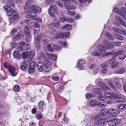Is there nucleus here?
I'll list each match as a JSON object with an SVG mask.
<instances>
[{"instance_id": "1", "label": "nucleus", "mask_w": 126, "mask_h": 126, "mask_svg": "<svg viewBox=\"0 0 126 126\" xmlns=\"http://www.w3.org/2000/svg\"><path fill=\"white\" fill-rule=\"evenodd\" d=\"M28 8H25L26 9L25 12L27 15L26 16V17L29 18L30 17H35L37 16V13L33 10L31 8H30V6Z\"/></svg>"}, {"instance_id": "2", "label": "nucleus", "mask_w": 126, "mask_h": 126, "mask_svg": "<svg viewBox=\"0 0 126 126\" xmlns=\"http://www.w3.org/2000/svg\"><path fill=\"white\" fill-rule=\"evenodd\" d=\"M114 48V46L112 45L102 44L98 46L97 47V49L101 50L103 52V54L105 53V49H111Z\"/></svg>"}, {"instance_id": "3", "label": "nucleus", "mask_w": 126, "mask_h": 126, "mask_svg": "<svg viewBox=\"0 0 126 126\" xmlns=\"http://www.w3.org/2000/svg\"><path fill=\"white\" fill-rule=\"evenodd\" d=\"M107 121V119L106 118L95 119L94 121V125L96 126H103Z\"/></svg>"}, {"instance_id": "4", "label": "nucleus", "mask_w": 126, "mask_h": 126, "mask_svg": "<svg viewBox=\"0 0 126 126\" xmlns=\"http://www.w3.org/2000/svg\"><path fill=\"white\" fill-rule=\"evenodd\" d=\"M52 33L55 35V38L57 39L63 38V33L58 31L57 30L53 31Z\"/></svg>"}, {"instance_id": "5", "label": "nucleus", "mask_w": 126, "mask_h": 126, "mask_svg": "<svg viewBox=\"0 0 126 126\" xmlns=\"http://www.w3.org/2000/svg\"><path fill=\"white\" fill-rule=\"evenodd\" d=\"M36 63L33 61L29 63L28 68V71L29 73H32L35 71V68L36 67Z\"/></svg>"}, {"instance_id": "6", "label": "nucleus", "mask_w": 126, "mask_h": 126, "mask_svg": "<svg viewBox=\"0 0 126 126\" xmlns=\"http://www.w3.org/2000/svg\"><path fill=\"white\" fill-rule=\"evenodd\" d=\"M99 85L102 86L103 88L102 90L104 92L106 91L107 89H108L109 87H108L102 81H100L98 79H97L95 81Z\"/></svg>"}, {"instance_id": "7", "label": "nucleus", "mask_w": 126, "mask_h": 126, "mask_svg": "<svg viewBox=\"0 0 126 126\" xmlns=\"http://www.w3.org/2000/svg\"><path fill=\"white\" fill-rule=\"evenodd\" d=\"M52 12L55 14L58 15L59 14V12L57 9V7L55 5H51L49 8L48 12Z\"/></svg>"}, {"instance_id": "8", "label": "nucleus", "mask_w": 126, "mask_h": 126, "mask_svg": "<svg viewBox=\"0 0 126 126\" xmlns=\"http://www.w3.org/2000/svg\"><path fill=\"white\" fill-rule=\"evenodd\" d=\"M106 112L108 114H112L115 115L118 114L119 113V111L116 109H110L107 110V111H106Z\"/></svg>"}, {"instance_id": "9", "label": "nucleus", "mask_w": 126, "mask_h": 126, "mask_svg": "<svg viewBox=\"0 0 126 126\" xmlns=\"http://www.w3.org/2000/svg\"><path fill=\"white\" fill-rule=\"evenodd\" d=\"M6 6H4L5 10L7 12V15L8 16L12 15L14 13H16V11H15L11 8H6Z\"/></svg>"}, {"instance_id": "10", "label": "nucleus", "mask_w": 126, "mask_h": 126, "mask_svg": "<svg viewBox=\"0 0 126 126\" xmlns=\"http://www.w3.org/2000/svg\"><path fill=\"white\" fill-rule=\"evenodd\" d=\"M69 1H65L64 3V5L65 8L67 10H72L75 9L76 8V7L75 6H72L70 5L69 2Z\"/></svg>"}, {"instance_id": "11", "label": "nucleus", "mask_w": 126, "mask_h": 126, "mask_svg": "<svg viewBox=\"0 0 126 126\" xmlns=\"http://www.w3.org/2000/svg\"><path fill=\"white\" fill-rule=\"evenodd\" d=\"M110 119L108 123L109 126H114L116 125L115 122L116 121L115 120L113 116H110Z\"/></svg>"}, {"instance_id": "12", "label": "nucleus", "mask_w": 126, "mask_h": 126, "mask_svg": "<svg viewBox=\"0 0 126 126\" xmlns=\"http://www.w3.org/2000/svg\"><path fill=\"white\" fill-rule=\"evenodd\" d=\"M24 28L23 30L24 31V33L25 35L28 38H30L31 37L30 30L29 28L26 26Z\"/></svg>"}, {"instance_id": "13", "label": "nucleus", "mask_w": 126, "mask_h": 126, "mask_svg": "<svg viewBox=\"0 0 126 126\" xmlns=\"http://www.w3.org/2000/svg\"><path fill=\"white\" fill-rule=\"evenodd\" d=\"M50 63L48 60H46L44 62V64L43 65L45 66V68L47 69V70H45V71L47 72H48L50 71L51 70V68H50Z\"/></svg>"}, {"instance_id": "14", "label": "nucleus", "mask_w": 126, "mask_h": 126, "mask_svg": "<svg viewBox=\"0 0 126 126\" xmlns=\"http://www.w3.org/2000/svg\"><path fill=\"white\" fill-rule=\"evenodd\" d=\"M30 8H31L36 13H40L41 12V9L40 7H37L33 5H31L30 6Z\"/></svg>"}, {"instance_id": "15", "label": "nucleus", "mask_w": 126, "mask_h": 126, "mask_svg": "<svg viewBox=\"0 0 126 126\" xmlns=\"http://www.w3.org/2000/svg\"><path fill=\"white\" fill-rule=\"evenodd\" d=\"M110 99H114L115 100L119 98V94L116 93H111L110 95Z\"/></svg>"}, {"instance_id": "16", "label": "nucleus", "mask_w": 126, "mask_h": 126, "mask_svg": "<svg viewBox=\"0 0 126 126\" xmlns=\"http://www.w3.org/2000/svg\"><path fill=\"white\" fill-rule=\"evenodd\" d=\"M20 17L19 15L18 14H14L9 19L10 23L12 22L15 21V20L18 19Z\"/></svg>"}, {"instance_id": "17", "label": "nucleus", "mask_w": 126, "mask_h": 126, "mask_svg": "<svg viewBox=\"0 0 126 126\" xmlns=\"http://www.w3.org/2000/svg\"><path fill=\"white\" fill-rule=\"evenodd\" d=\"M28 62H22L20 67L21 69L23 71H25L27 68Z\"/></svg>"}, {"instance_id": "18", "label": "nucleus", "mask_w": 126, "mask_h": 126, "mask_svg": "<svg viewBox=\"0 0 126 126\" xmlns=\"http://www.w3.org/2000/svg\"><path fill=\"white\" fill-rule=\"evenodd\" d=\"M23 33L21 31L19 32L13 38L14 41H16L17 40H18L20 39L21 36H22Z\"/></svg>"}, {"instance_id": "19", "label": "nucleus", "mask_w": 126, "mask_h": 126, "mask_svg": "<svg viewBox=\"0 0 126 126\" xmlns=\"http://www.w3.org/2000/svg\"><path fill=\"white\" fill-rule=\"evenodd\" d=\"M78 63H77L78 68L79 70L81 69V68L83 67V65L85 63L84 60H79Z\"/></svg>"}, {"instance_id": "20", "label": "nucleus", "mask_w": 126, "mask_h": 126, "mask_svg": "<svg viewBox=\"0 0 126 126\" xmlns=\"http://www.w3.org/2000/svg\"><path fill=\"white\" fill-rule=\"evenodd\" d=\"M28 18L29 19L25 20V22L26 23L27 25L28 26H29L30 25L29 23L31 24H32L33 23L35 20V19L34 17H30V18Z\"/></svg>"}, {"instance_id": "21", "label": "nucleus", "mask_w": 126, "mask_h": 126, "mask_svg": "<svg viewBox=\"0 0 126 126\" xmlns=\"http://www.w3.org/2000/svg\"><path fill=\"white\" fill-rule=\"evenodd\" d=\"M117 109L120 110H124L126 109V104L123 103L119 104L116 107Z\"/></svg>"}, {"instance_id": "22", "label": "nucleus", "mask_w": 126, "mask_h": 126, "mask_svg": "<svg viewBox=\"0 0 126 126\" xmlns=\"http://www.w3.org/2000/svg\"><path fill=\"white\" fill-rule=\"evenodd\" d=\"M37 59L39 60H41L42 59L45 57V55L42 52L40 51H38L37 54Z\"/></svg>"}, {"instance_id": "23", "label": "nucleus", "mask_w": 126, "mask_h": 126, "mask_svg": "<svg viewBox=\"0 0 126 126\" xmlns=\"http://www.w3.org/2000/svg\"><path fill=\"white\" fill-rule=\"evenodd\" d=\"M8 70L13 76H15L16 75V73H15L16 69L14 67L12 66H10Z\"/></svg>"}, {"instance_id": "24", "label": "nucleus", "mask_w": 126, "mask_h": 126, "mask_svg": "<svg viewBox=\"0 0 126 126\" xmlns=\"http://www.w3.org/2000/svg\"><path fill=\"white\" fill-rule=\"evenodd\" d=\"M97 51H94L92 53V55L94 56H98L103 54V52L101 50L97 49Z\"/></svg>"}, {"instance_id": "25", "label": "nucleus", "mask_w": 126, "mask_h": 126, "mask_svg": "<svg viewBox=\"0 0 126 126\" xmlns=\"http://www.w3.org/2000/svg\"><path fill=\"white\" fill-rule=\"evenodd\" d=\"M121 14H120L121 16L123 18L125 16H126V9L124 7H122L121 8Z\"/></svg>"}, {"instance_id": "26", "label": "nucleus", "mask_w": 126, "mask_h": 126, "mask_svg": "<svg viewBox=\"0 0 126 126\" xmlns=\"http://www.w3.org/2000/svg\"><path fill=\"white\" fill-rule=\"evenodd\" d=\"M125 69L122 67H120L117 69L116 70V73L122 74L124 73L125 72Z\"/></svg>"}, {"instance_id": "27", "label": "nucleus", "mask_w": 126, "mask_h": 126, "mask_svg": "<svg viewBox=\"0 0 126 126\" xmlns=\"http://www.w3.org/2000/svg\"><path fill=\"white\" fill-rule=\"evenodd\" d=\"M89 105L92 107H95L97 106V101L94 100H90L89 101Z\"/></svg>"}, {"instance_id": "28", "label": "nucleus", "mask_w": 126, "mask_h": 126, "mask_svg": "<svg viewBox=\"0 0 126 126\" xmlns=\"http://www.w3.org/2000/svg\"><path fill=\"white\" fill-rule=\"evenodd\" d=\"M7 4V6L6 8H11L12 7L13 8L15 6V4L12 2L11 0H8Z\"/></svg>"}, {"instance_id": "29", "label": "nucleus", "mask_w": 126, "mask_h": 126, "mask_svg": "<svg viewBox=\"0 0 126 126\" xmlns=\"http://www.w3.org/2000/svg\"><path fill=\"white\" fill-rule=\"evenodd\" d=\"M35 54V51L34 50L31 51L29 54V56L28 58V60L29 61H31L34 57Z\"/></svg>"}, {"instance_id": "30", "label": "nucleus", "mask_w": 126, "mask_h": 126, "mask_svg": "<svg viewBox=\"0 0 126 126\" xmlns=\"http://www.w3.org/2000/svg\"><path fill=\"white\" fill-rule=\"evenodd\" d=\"M54 26L57 28H58L60 26V22L57 19H55L53 20V22Z\"/></svg>"}, {"instance_id": "31", "label": "nucleus", "mask_w": 126, "mask_h": 126, "mask_svg": "<svg viewBox=\"0 0 126 126\" xmlns=\"http://www.w3.org/2000/svg\"><path fill=\"white\" fill-rule=\"evenodd\" d=\"M39 64H41V62H39V63H37V66L38 68L39 71L40 72H42L43 71V65H39L38 64V63Z\"/></svg>"}, {"instance_id": "32", "label": "nucleus", "mask_w": 126, "mask_h": 126, "mask_svg": "<svg viewBox=\"0 0 126 126\" xmlns=\"http://www.w3.org/2000/svg\"><path fill=\"white\" fill-rule=\"evenodd\" d=\"M14 57L17 59H20L21 57L18 52L16 51H15L13 54Z\"/></svg>"}, {"instance_id": "33", "label": "nucleus", "mask_w": 126, "mask_h": 126, "mask_svg": "<svg viewBox=\"0 0 126 126\" xmlns=\"http://www.w3.org/2000/svg\"><path fill=\"white\" fill-rule=\"evenodd\" d=\"M54 46L53 45L48 44L47 46V48L48 50L50 52H52L53 51Z\"/></svg>"}, {"instance_id": "34", "label": "nucleus", "mask_w": 126, "mask_h": 126, "mask_svg": "<svg viewBox=\"0 0 126 126\" xmlns=\"http://www.w3.org/2000/svg\"><path fill=\"white\" fill-rule=\"evenodd\" d=\"M114 36L116 39L119 40H122L124 39L123 37L121 35L118 34H114Z\"/></svg>"}, {"instance_id": "35", "label": "nucleus", "mask_w": 126, "mask_h": 126, "mask_svg": "<svg viewBox=\"0 0 126 126\" xmlns=\"http://www.w3.org/2000/svg\"><path fill=\"white\" fill-rule=\"evenodd\" d=\"M92 91L96 94H100L101 93V89L99 88H95Z\"/></svg>"}, {"instance_id": "36", "label": "nucleus", "mask_w": 126, "mask_h": 126, "mask_svg": "<svg viewBox=\"0 0 126 126\" xmlns=\"http://www.w3.org/2000/svg\"><path fill=\"white\" fill-rule=\"evenodd\" d=\"M47 55H48L49 58L52 60H55L56 59V55L54 54H50L47 53Z\"/></svg>"}, {"instance_id": "37", "label": "nucleus", "mask_w": 126, "mask_h": 126, "mask_svg": "<svg viewBox=\"0 0 126 126\" xmlns=\"http://www.w3.org/2000/svg\"><path fill=\"white\" fill-rule=\"evenodd\" d=\"M119 31H120V32H119V33L126 36V31L124 29L120 28Z\"/></svg>"}, {"instance_id": "38", "label": "nucleus", "mask_w": 126, "mask_h": 126, "mask_svg": "<svg viewBox=\"0 0 126 126\" xmlns=\"http://www.w3.org/2000/svg\"><path fill=\"white\" fill-rule=\"evenodd\" d=\"M119 63L118 62H114L112 65H111V69H113L115 68V67L118 66L119 65Z\"/></svg>"}, {"instance_id": "39", "label": "nucleus", "mask_w": 126, "mask_h": 126, "mask_svg": "<svg viewBox=\"0 0 126 126\" xmlns=\"http://www.w3.org/2000/svg\"><path fill=\"white\" fill-rule=\"evenodd\" d=\"M29 54V53L28 52L25 51L23 52L22 54V58L24 59H26Z\"/></svg>"}, {"instance_id": "40", "label": "nucleus", "mask_w": 126, "mask_h": 126, "mask_svg": "<svg viewBox=\"0 0 126 126\" xmlns=\"http://www.w3.org/2000/svg\"><path fill=\"white\" fill-rule=\"evenodd\" d=\"M106 104L104 102H99L97 104V105L101 108H104L106 106Z\"/></svg>"}, {"instance_id": "41", "label": "nucleus", "mask_w": 126, "mask_h": 126, "mask_svg": "<svg viewBox=\"0 0 126 126\" xmlns=\"http://www.w3.org/2000/svg\"><path fill=\"white\" fill-rule=\"evenodd\" d=\"M63 27L66 30H70L72 28V26L70 24H67L63 26Z\"/></svg>"}, {"instance_id": "42", "label": "nucleus", "mask_w": 126, "mask_h": 126, "mask_svg": "<svg viewBox=\"0 0 126 126\" xmlns=\"http://www.w3.org/2000/svg\"><path fill=\"white\" fill-rule=\"evenodd\" d=\"M11 46L12 48H14L16 47L17 45V43L16 42L14 41H12L11 43Z\"/></svg>"}, {"instance_id": "43", "label": "nucleus", "mask_w": 126, "mask_h": 126, "mask_svg": "<svg viewBox=\"0 0 126 126\" xmlns=\"http://www.w3.org/2000/svg\"><path fill=\"white\" fill-rule=\"evenodd\" d=\"M123 52V50H119L117 51L114 53V55L115 56H117L122 53Z\"/></svg>"}, {"instance_id": "44", "label": "nucleus", "mask_w": 126, "mask_h": 126, "mask_svg": "<svg viewBox=\"0 0 126 126\" xmlns=\"http://www.w3.org/2000/svg\"><path fill=\"white\" fill-rule=\"evenodd\" d=\"M120 9L117 8H114L113 10L116 13L118 14H121V11H120Z\"/></svg>"}, {"instance_id": "45", "label": "nucleus", "mask_w": 126, "mask_h": 126, "mask_svg": "<svg viewBox=\"0 0 126 126\" xmlns=\"http://www.w3.org/2000/svg\"><path fill=\"white\" fill-rule=\"evenodd\" d=\"M97 98L101 101H103L105 100V98L103 95H99L98 96Z\"/></svg>"}, {"instance_id": "46", "label": "nucleus", "mask_w": 126, "mask_h": 126, "mask_svg": "<svg viewBox=\"0 0 126 126\" xmlns=\"http://www.w3.org/2000/svg\"><path fill=\"white\" fill-rule=\"evenodd\" d=\"M41 40L37 37L35 39L34 43V44H37V43H39L40 42Z\"/></svg>"}, {"instance_id": "47", "label": "nucleus", "mask_w": 126, "mask_h": 126, "mask_svg": "<svg viewBox=\"0 0 126 126\" xmlns=\"http://www.w3.org/2000/svg\"><path fill=\"white\" fill-rule=\"evenodd\" d=\"M126 57V54H124L121 55L119 56L118 57V59L119 60H123Z\"/></svg>"}, {"instance_id": "48", "label": "nucleus", "mask_w": 126, "mask_h": 126, "mask_svg": "<svg viewBox=\"0 0 126 126\" xmlns=\"http://www.w3.org/2000/svg\"><path fill=\"white\" fill-rule=\"evenodd\" d=\"M108 84L109 85L111 88L113 90H116V88L112 84L111 82L110 81L108 82Z\"/></svg>"}, {"instance_id": "49", "label": "nucleus", "mask_w": 126, "mask_h": 126, "mask_svg": "<svg viewBox=\"0 0 126 126\" xmlns=\"http://www.w3.org/2000/svg\"><path fill=\"white\" fill-rule=\"evenodd\" d=\"M13 89L14 91L17 92L20 89V88L18 85H16L13 87Z\"/></svg>"}, {"instance_id": "50", "label": "nucleus", "mask_w": 126, "mask_h": 126, "mask_svg": "<svg viewBox=\"0 0 126 126\" xmlns=\"http://www.w3.org/2000/svg\"><path fill=\"white\" fill-rule=\"evenodd\" d=\"M17 30V29L16 28H13V29L11 31V32L10 33V34L11 35H13L14 34V33L16 32Z\"/></svg>"}, {"instance_id": "51", "label": "nucleus", "mask_w": 126, "mask_h": 126, "mask_svg": "<svg viewBox=\"0 0 126 126\" xmlns=\"http://www.w3.org/2000/svg\"><path fill=\"white\" fill-rule=\"evenodd\" d=\"M59 18L60 20L62 22H64L65 21L66 18L64 17L63 16H61L60 15L59 16Z\"/></svg>"}, {"instance_id": "52", "label": "nucleus", "mask_w": 126, "mask_h": 126, "mask_svg": "<svg viewBox=\"0 0 126 126\" xmlns=\"http://www.w3.org/2000/svg\"><path fill=\"white\" fill-rule=\"evenodd\" d=\"M119 29L115 27H113L112 28L113 31L116 33H117L118 32L119 33V32H120V31H119Z\"/></svg>"}, {"instance_id": "53", "label": "nucleus", "mask_w": 126, "mask_h": 126, "mask_svg": "<svg viewBox=\"0 0 126 126\" xmlns=\"http://www.w3.org/2000/svg\"><path fill=\"white\" fill-rule=\"evenodd\" d=\"M108 65L107 62H106L102 64L101 65V66L102 68H106Z\"/></svg>"}, {"instance_id": "54", "label": "nucleus", "mask_w": 126, "mask_h": 126, "mask_svg": "<svg viewBox=\"0 0 126 126\" xmlns=\"http://www.w3.org/2000/svg\"><path fill=\"white\" fill-rule=\"evenodd\" d=\"M115 18L119 23L121 21L122 19V18L118 16H116L115 17Z\"/></svg>"}, {"instance_id": "55", "label": "nucleus", "mask_w": 126, "mask_h": 126, "mask_svg": "<svg viewBox=\"0 0 126 126\" xmlns=\"http://www.w3.org/2000/svg\"><path fill=\"white\" fill-rule=\"evenodd\" d=\"M38 38H39L41 40L44 37V34L43 33H40L38 35Z\"/></svg>"}, {"instance_id": "56", "label": "nucleus", "mask_w": 126, "mask_h": 126, "mask_svg": "<svg viewBox=\"0 0 126 126\" xmlns=\"http://www.w3.org/2000/svg\"><path fill=\"white\" fill-rule=\"evenodd\" d=\"M43 102L42 101H40L39 104V109H43Z\"/></svg>"}, {"instance_id": "57", "label": "nucleus", "mask_w": 126, "mask_h": 126, "mask_svg": "<svg viewBox=\"0 0 126 126\" xmlns=\"http://www.w3.org/2000/svg\"><path fill=\"white\" fill-rule=\"evenodd\" d=\"M110 93H106L104 94V96L108 98H110Z\"/></svg>"}, {"instance_id": "58", "label": "nucleus", "mask_w": 126, "mask_h": 126, "mask_svg": "<svg viewBox=\"0 0 126 126\" xmlns=\"http://www.w3.org/2000/svg\"><path fill=\"white\" fill-rule=\"evenodd\" d=\"M118 100L116 101V102L120 103L121 102H123L124 101V99L123 98H120L119 97V98Z\"/></svg>"}, {"instance_id": "59", "label": "nucleus", "mask_w": 126, "mask_h": 126, "mask_svg": "<svg viewBox=\"0 0 126 126\" xmlns=\"http://www.w3.org/2000/svg\"><path fill=\"white\" fill-rule=\"evenodd\" d=\"M4 67L8 69V70L9 69V67H10V66H12L10 65L8 63H4Z\"/></svg>"}, {"instance_id": "60", "label": "nucleus", "mask_w": 126, "mask_h": 126, "mask_svg": "<svg viewBox=\"0 0 126 126\" xmlns=\"http://www.w3.org/2000/svg\"><path fill=\"white\" fill-rule=\"evenodd\" d=\"M68 14L70 15L73 16L75 14V13L74 11H67Z\"/></svg>"}, {"instance_id": "61", "label": "nucleus", "mask_w": 126, "mask_h": 126, "mask_svg": "<svg viewBox=\"0 0 126 126\" xmlns=\"http://www.w3.org/2000/svg\"><path fill=\"white\" fill-rule=\"evenodd\" d=\"M56 3L57 5L60 6L61 8H63V5L62 3L60 1H57Z\"/></svg>"}, {"instance_id": "62", "label": "nucleus", "mask_w": 126, "mask_h": 126, "mask_svg": "<svg viewBox=\"0 0 126 126\" xmlns=\"http://www.w3.org/2000/svg\"><path fill=\"white\" fill-rule=\"evenodd\" d=\"M53 2V0H46V4H50L52 3Z\"/></svg>"}, {"instance_id": "63", "label": "nucleus", "mask_w": 126, "mask_h": 126, "mask_svg": "<svg viewBox=\"0 0 126 126\" xmlns=\"http://www.w3.org/2000/svg\"><path fill=\"white\" fill-rule=\"evenodd\" d=\"M119 23L124 26H126V23L123 19L121 20V21H120Z\"/></svg>"}, {"instance_id": "64", "label": "nucleus", "mask_w": 126, "mask_h": 126, "mask_svg": "<svg viewBox=\"0 0 126 126\" xmlns=\"http://www.w3.org/2000/svg\"><path fill=\"white\" fill-rule=\"evenodd\" d=\"M115 61V60L113 59V58H112L109 61L108 63L110 64H112Z\"/></svg>"}]
</instances>
